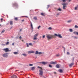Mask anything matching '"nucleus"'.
I'll return each mask as SVG.
<instances>
[{"label":"nucleus","instance_id":"1","mask_svg":"<svg viewBox=\"0 0 78 78\" xmlns=\"http://www.w3.org/2000/svg\"><path fill=\"white\" fill-rule=\"evenodd\" d=\"M54 37V36L53 35H48L47 36V37L48 38V41H49L50 39H52L53 37Z\"/></svg>","mask_w":78,"mask_h":78},{"label":"nucleus","instance_id":"2","mask_svg":"<svg viewBox=\"0 0 78 78\" xmlns=\"http://www.w3.org/2000/svg\"><path fill=\"white\" fill-rule=\"evenodd\" d=\"M39 35V33L36 34L35 35H34V40H37V36Z\"/></svg>","mask_w":78,"mask_h":78},{"label":"nucleus","instance_id":"3","mask_svg":"<svg viewBox=\"0 0 78 78\" xmlns=\"http://www.w3.org/2000/svg\"><path fill=\"white\" fill-rule=\"evenodd\" d=\"M40 73H39V75H40V76H42L43 75V71H42V69H40L39 70Z\"/></svg>","mask_w":78,"mask_h":78},{"label":"nucleus","instance_id":"4","mask_svg":"<svg viewBox=\"0 0 78 78\" xmlns=\"http://www.w3.org/2000/svg\"><path fill=\"white\" fill-rule=\"evenodd\" d=\"M63 7V9H66V5H67V4L66 3H63L62 4Z\"/></svg>","mask_w":78,"mask_h":78},{"label":"nucleus","instance_id":"5","mask_svg":"<svg viewBox=\"0 0 78 78\" xmlns=\"http://www.w3.org/2000/svg\"><path fill=\"white\" fill-rule=\"evenodd\" d=\"M3 50L5 51V53H7V52H8L9 51L8 48H4L3 49Z\"/></svg>","mask_w":78,"mask_h":78},{"label":"nucleus","instance_id":"6","mask_svg":"<svg viewBox=\"0 0 78 78\" xmlns=\"http://www.w3.org/2000/svg\"><path fill=\"white\" fill-rule=\"evenodd\" d=\"M50 64H57V62H53V61L51 62H49Z\"/></svg>","mask_w":78,"mask_h":78},{"label":"nucleus","instance_id":"7","mask_svg":"<svg viewBox=\"0 0 78 78\" xmlns=\"http://www.w3.org/2000/svg\"><path fill=\"white\" fill-rule=\"evenodd\" d=\"M38 63H39L40 64H43L44 65H45V64H48V62H40Z\"/></svg>","mask_w":78,"mask_h":78},{"label":"nucleus","instance_id":"8","mask_svg":"<svg viewBox=\"0 0 78 78\" xmlns=\"http://www.w3.org/2000/svg\"><path fill=\"white\" fill-rule=\"evenodd\" d=\"M13 5L14 6L18 7V4H17V3L16 2H15L13 4Z\"/></svg>","mask_w":78,"mask_h":78},{"label":"nucleus","instance_id":"9","mask_svg":"<svg viewBox=\"0 0 78 78\" xmlns=\"http://www.w3.org/2000/svg\"><path fill=\"white\" fill-rule=\"evenodd\" d=\"M11 78H17V76L15 75H13L11 76Z\"/></svg>","mask_w":78,"mask_h":78},{"label":"nucleus","instance_id":"10","mask_svg":"<svg viewBox=\"0 0 78 78\" xmlns=\"http://www.w3.org/2000/svg\"><path fill=\"white\" fill-rule=\"evenodd\" d=\"M8 56V53H5L3 55V57H7Z\"/></svg>","mask_w":78,"mask_h":78},{"label":"nucleus","instance_id":"11","mask_svg":"<svg viewBox=\"0 0 78 78\" xmlns=\"http://www.w3.org/2000/svg\"><path fill=\"white\" fill-rule=\"evenodd\" d=\"M34 53V51H28V53L30 54V53Z\"/></svg>","mask_w":78,"mask_h":78},{"label":"nucleus","instance_id":"12","mask_svg":"<svg viewBox=\"0 0 78 78\" xmlns=\"http://www.w3.org/2000/svg\"><path fill=\"white\" fill-rule=\"evenodd\" d=\"M73 65H74V63H71L69 65V66L70 67H72V66H73Z\"/></svg>","mask_w":78,"mask_h":78},{"label":"nucleus","instance_id":"13","mask_svg":"<svg viewBox=\"0 0 78 78\" xmlns=\"http://www.w3.org/2000/svg\"><path fill=\"white\" fill-rule=\"evenodd\" d=\"M30 27L32 30H33V24L31 22L30 23Z\"/></svg>","mask_w":78,"mask_h":78},{"label":"nucleus","instance_id":"14","mask_svg":"<svg viewBox=\"0 0 78 78\" xmlns=\"http://www.w3.org/2000/svg\"><path fill=\"white\" fill-rule=\"evenodd\" d=\"M35 67H31V70H35Z\"/></svg>","mask_w":78,"mask_h":78},{"label":"nucleus","instance_id":"15","mask_svg":"<svg viewBox=\"0 0 78 78\" xmlns=\"http://www.w3.org/2000/svg\"><path fill=\"white\" fill-rule=\"evenodd\" d=\"M58 37H59L60 38H62V36H61V34H58Z\"/></svg>","mask_w":78,"mask_h":78},{"label":"nucleus","instance_id":"16","mask_svg":"<svg viewBox=\"0 0 78 78\" xmlns=\"http://www.w3.org/2000/svg\"><path fill=\"white\" fill-rule=\"evenodd\" d=\"M41 15L42 16H45V13H44L42 12Z\"/></svg>","mask_w":78,"mask_h":78},{"label":"nucleus","instance_id":"17","mask_svg":"<svg viewBox=\"0 0 78 78\" xmlns=\"http://www.w3.org/2000/svg\"><path fill=\"white\" fill-rule=\"evenodd\" d=\"M56 68H59L60 66L59 65L57 64V65H56Z\"/></svg>","mask_w":78,"mask_h":78},{"label":"nucleus","instance_id":"18","mask_svg":"<svg viewBox=\"0 0 78 78\" xmlns=\"http://www.w3.org/2000/svg\"><path fill=\"white\" fill-rule=\"evenodd\" d=\"M58 71L60 72V73H62L63 72V71L62 69H59L58 70Z\"/></svg>","mask_w":78,"mask_h":78},{"label":"nucleus","instance_id":"19","mask_svg":"<svg viewBox=\"0 0 78 78\" xmlns=\"http://www.w3.org/2000/svg\"><path fill=\"white\" fill-rule=\"evenodd\" d=\"M13 53L15 55H18V54H19V53L17 52H13Z\"/></svg>","mask_w":78,"mask_h":78},{"label":"nucleus","instance_id":"20","mask_svg":"<svg viewBox=\"0 0 78 78\" xmlns=\"http://www.w3.org/2000/svg\"><path fill=\"white\" fill-rule=\"evenodd\" d=\"M66 1H67V0H62V2H63V3H66Z\"/></svg>","mask_w":78,"mask_h":78},{"label":"nucleus","instance_id":"21","mask_svg":"<svg viewBox=\"0 0 78 78\" xmlns=\"http://www.w3.org/2000/svg\"><path fill=\"white\" fill-rule=\"evenodd\" d=\"M13 24V22L12 21H10V25H12Z\"/></svg>","mask_w":78,"mask_h":78},{"label":"nucleus","instance_id":"22","mask_svg":"<svg viewBox=\"0 0 78 78\" xmlns=\"http://www.w3.org/2000/svg\"><path fill=\"white\" fill-rule=\"evenodd\" d=\"M34 19L35 20H37V17H36V16L34 17Z\"/></svg>","mask_w":78,"mask_h":78},{"label":"nucleus","instance_id":"23","mask_svg":"<svg viewBox=\"0 0 78 78\" xmlns=\"http://www.w3.org/2000/svg\"><path fill=\"white\" fill-rule=\"evenodd\" d=\"M15 20H16V21H17L18 20V18L17 17H16L14 19Z\"/></svg>","mask_w":78,"mask_h":78},{"label":"nucleus","instance_id":"24","mask_svg":"<svg viewBox=\"0 0 78 78\" xmlns=\"http://www.w3.org/2000/svg\"><path fill=\"white\" fill-rule=\"evenodd\" d=\"M59 34H54V35L55 36H56L57 37H58V35H59Z\"/></svg>","mask_w":78,"mask_h":78},{"label":"nucleus","instance_id":"25","mask_svg":"<svg viewBox=\"0 0 78 78\" xmlns=\"http://www.w3.org/2000/svg\"><path fill=\"white\" fill-rule=\"evenodd\" d=\"M78 5L77 6V7H76L75 8V10H77L78 9Z\"/></svg>","mask_w":78,"mask_h":78},{"label":"nucleus","instance_id":"26","mask_svg":"<svg viewBox=\"0 0 78 78\" xmlns=\"http://www.w3.org/2000/svg\"><path fill=\"white\" fill-rule=\"evenodd\" d=\"M39 54V52L37 51H36L35 52V55H38Z\"/></svg>","mask_w":78,"mask_h":78},{"label":"nucleus","instance_id":"27","mask_svg":"<svg viewBox=\"0 0 78 78\" xmlns=\"http://www.w3.org/2000/svg\"><path fill=\"white\" fill-rule=\"evenodd\" d=\"M69 31L70 32H73V30H72V29H69Z\"/></svg>","mask_w":78,"mask_h":78},{"label":"nucleus","instance_id":"28","mask_svg":"<svg viewBox=\"0 0 78 78\" xmlns=\"http://www.w3.org/2000/svg\"><path fill=\"white\" fill-rule=\"evenodd\" d=\"M22 55L24 56H25V57H26L27 56V54H22Z\"/></svg>","mask_w":78,"mask_h":78},{"label":"nucleus","instance_id":"29","mask_svg":"<svg viewBox=\"0 0 78 78\" xmlns=\"http://www.w3.org/2000/svg\"><path fill=\"white\" fill-rule=\"evenodd\" d=\"M72 22L71 20H69L67 21V23H70V22Z\"/></svg>","mask_w":78,"mask_h":78},{"label":"nucleus","instance_id":"30","mask_svg":"<svg viewBox=\"0 0 78 78\" xmlns=\"http://www.w3.org/2000/svg\"><path fill=\"white\" fill-rule=\"evenodd\" d=\"M49 67H50V68H52L53 67L51 65H49Z\"/></svg>","mask_w":78,"mask_h":78},{"label":"nucleus","instance_id":"31","mask_svg":"<svg viewBox=\"0 0 78 78\" xmlns=\"http://www.w3.org/2000/svg\"><path fill=\"white\" fill-rule=\"evenodd\" d=\"M75 28H78V26L76 25H75Z\"/></svg>","mask_w":78,"mask_h":78},{"label":"nucleus","instance_id":"32","mask_svg":"<svg viewBox=\"0 0 78 78\" xmlns=\"http://www.w3.org/2000/svg\"><path fill=\"white\" fill-rule=\"evenodd\" d=\"M5 30H3L1 32V33H4V32H5Z\"/></svg>","mask_w":78,"mask_h":78},{"label":"nucleus","instance_id":"33","mask_svg":"<svg viewBox=\"0 0 78 78\" xmlns=\"http://www.w3.org/2000/svg\"><path fill=\"white\" fill-rule=\"evenodd\" d=\"M9 42H8V41L6 43V45H8L9 44Z\"/></svg>","mask_w":78,"mask_h":78},{"label":"nucleus","instance_id":"34","mask_svg":"<svg viewBox=\"0 0 78 78\" xmlns=\"http://www.w3.org/2000/svg\"><path fill=\"white\" fill-rule=\"evenodd\" d=\"M41 54H42V53L41 52H38V54L39 55H41Z\"/></svg>","mask_w":78,"mask_h":78},{"label":"nucleus","instance_id":"35","mask_svg":"<svg viewBox=\"0 0 78 78\" xmlns=\"http://www.w3.org/2000/svg\"><path fill=\"white\" fill-rule=\"evenodd\" d=\"M58 11H62L61 9H58Z\"/></svg>","mask_w":78,"mask_h":78},{"label":"nucleus","instance_id":"36","mask_svg":"<svg viewBox=\"0 0 78 78\" xmlns=\"http://www.w3.org/2000/svg\"><path fill=\"white\" fill-rule=\"evenodd\" d=\"M29 44L30 45H31L32 46H33V45H32V43H29Z\"/></svg>","mask_w":78,"mask_h":78},{"label":"nucleus","instance_id":"37","mask_svg":"<svg viewBox=\"0 0 78 78\" xmlns=\"http://www.w3.org/2000/svg\"><path fill=\"white\" fill-rule=\"evenodd\" d=\"M26 45H27V47H29V45H28V43L26 44Z\"/></svg>","mask_w":78,"mask_h":78},{"label":"nucleus","instance_id":"38","mask_svg":"<svg viewBox=\"0 0 78 78\" xmlns=\"http://www.w3.org/2000/svg\"><path fill=\"white\" fill-rule=\"evenodd\" d=\"M48 7H47V9H48V8H50V5H47Z\"/></svg>","mask_w":78,"mask_h":78},{"label":"nucleus","instance_id":"39","mask_svg":"<svg viewBox=\"0 0 78 78\" xmlns=\"http://www.w3.org/2000/svg\"><path fill=\"white\" fill-rule=\"evenodd\" d=\"M41 27V26H39V27H38V29H39V28H40Z\"/></svg>","mask_w":78,"mask_h":78},{"label":"nucleus","instance_id":"40","mask_svg":"<svg viewBox=\"0 0 78 78\" xmlns=\"http://www.w3.org/2000/svg\"><path fill=\"white\" fill-rule=\"evenodd\" d=\"M33 66V64H29L30 66Z\"/></svg>","mask_w":78,"mask_h":78},{"label":"nucleus","instance_id":"41","mask_svg":"<svg viewBox=\"0 0 78 78\" xmlns=\"http://www.w3.org/2000/svg\"><path fill=\"white\" fill-rule=\"evenodd\" d=\"M48 29L49 30H51V29H52L51 28V27H49V28H48Z\"/></svg>","mask_w":78,"mask_h":78},{"label":"nucleus","instance_id":"42","mask_svg":"<svg viewBox=\"0 0 78 78\" xmlns=\"http://www.w3.org/2000/svg\"><path fill=\"white\" fill-rule=\"evenodd\" d=\"M22 37H21V36H20L19 37V39H20L21 40L22 39Z\"/></svg>","mask_w":78,"mask_h":78},{"label":"nucleus","instance_id":"43","mask_svg":"<svg viewBox=\"0 0 78 78\" xmlns=\"http://www.w3.org/2000/svg\"><path fill=\"white\" fill-rule=\"evenodd\" d=\"M72 0H68V2H71Z\"/></svg>","mask_w":78,"mask_h":78},{"label":"nucleus","instance_id":"44","mask_svg":"<svg viewBox=\"0 0 78 78\" xmlns=\"http://www.w3.org/2000/svg\"><path fill=\"white\" fill-rule=\"evenodd\" d=\"M74 34H76V32H73Z\"/></svg>","mask_w":78,"mask_h":78},{"label":"nucleus","instance_id":"45","mask_svg":"<svg viewBox=\"0 0 78 78\" xmlns=\"http://www.w3.org/2000/svg\"><path fill=\"white\" fill-rule=\"evenodd\" d=\"M1 22H3V21H2V20H3V19H2V18H1Z\"/></svg>","mask_w":78,"mask_h":78},{"label":"nucleus","instance_id":"46","mask_svg":"<svg viewBox=\"0 0 78 78\" xmlns=\"http://www.w3.org/2000/svg\"><path fill=\"white\" fill-rule=\"evenodd\" d=\"M38 68H40V69H41V70H42V68L40 67L39 66H38Z\"/></svg>","mask_w":78,"mask_h":78},{"label":"nucleus","instance_id":"47","mask_svg":"<svg viewBox=\"0 0 78 78\" xmlns=\"http://www.w3.org/2000/svg\"><path fill=\"white\" fill-rule=\"evenodd\" d=\"M67 55H70V53H69V52H67Z\"/></svg>","mask_w":78,"mask_h":78},{"label":"nucleus","instance_id":"48","mask_svg":"<svg viewBox=\"0 0 78 78\" xmlns=\"http://www.w3.org/2000/svg\"><path fill=\"white\" fill-rule=\"evenodd\" d=\"M12 45L13 46L14 45V43H12Z\"/></svg>","mask_w":78,"mask_h":78},{"label":"nucleus","instance_id":"49","mask_svg":"<svg viewBox=\"0 0 78 78\" xmlns=\"http://www.w3.org/2000/svg\"><path fill=\"white\" fill-rule=\"evenodd\" d=\"M59 56V55L58 54H57L56 55V56Z\"/></svg>","mask_w":78,"mask_h":78},{"label":"nucleus","instance_id":"50","mask_svg":"<svg viewBox=\"0 0 78 78\" xmlns=\"http://www.w3.org/2000/svg\"><path fill=\"white\" fill-rule=\"evenodd\" d=\"M74 39H77V37H74Z\"/></svg>","mask_w":78,"mask_h":78},{"label":"nucleus","instance_id":"51","mask_svg":"<svg viewBox=\"0 0 78 78\" xmlns=\"http://www.w3.org/2000/svg\"><path fill=\"white\" fill-rule=\"evenodd\" d=\"M63 48H64V51H65V48H64V47H63Z\"/></svg>","mask_w":78,"mask_h":78},{"label":"nucleus","instance_id":"52","mask_svg":"<svg viewBox=\"0 0 78 78\" xmlns=\"http://www.w3.org/2000/svg\"><path fill=\"white\" fill-rule=\"evenodd\" d=\"M25 21V20H22V22H24Z\"/></svg>","mask_w":78,"mask_h":78},{"label":"nucleus","instance_id":"53","mask_svg":"<svg viewBox=\"0 0 78 78\" xmlns=\"http://www.w3.org/2000/svg\"><path fill=\"white\" fill-rule=\"evenodd\" d=\"M45 37V35H44L43 36V38H44Z\"/></svg>","mask_w":78,"mask_h":78},{"label":"nucleus","instance_id":"54","mask_svg":"<svg viewBox=\"0 0 78 78\" xmlns=\"http://www.w3.org/2000/svg\"><path fill=\"white\" fill-rule=\"evenodd\" d=\"M76 34L77 35H78V32H76Z\"/></svg>","mask_w":78,"mask_h":78},{"label":"nucleus","instance_id":"55","mask_svg":"<svg viewBox=\"0 0 78 78\" xmlns=\"http://www.w3.org/2000/svg\"><path fill=\"white\" fill-rule=\"evenodd\" d=\"M73 61H74V58L73 57Z\"/></svg>","mask_w":78,"mask_h":78},{"label":"nucleus","instance_id":"56","mask_svg":"<svg viewBox=\"0 0 78 78\" xmlns=\"http://www.w3.org/2000/svg\"><path fill=\"white\" fill-rule=\"evenodd\" d=\"M59 15V13H58V14H57V16H58V15Z\"/></svg>","mask_w":78,"mask_h":78},{"label":"nucleus","instance_id":"57","mask_svg":"<svg viewBox=\"0 0 78 78\" xmlns=\"http://www.w3.org/2000/svg\"><path fill=\"white\" fill-rule=\"evenodd\" d=\"M22 31V29H20V31Z\"/></svg>","mask_w":78,"mask_h":78},{"label":"nucleus","instance_id":"58","mask_svg":"<svg viewBox=\"0 0 78 78\" xmlns=\"http://www.w3.org/2000/svg\"><path fill=\"white\" fill-rule=\"evenodd\" d=\"M2 26V25L0 24V27H1Z\"/></svg>","mask_w":78,"mask_h":78},{"label":"nucleus","instance_id":"59","mask_svg":"<svg viewBox=\"0 0 78 78\" xmlns=\"http://www.w3.org/2000/svg\"><path fill=\"white\" fill-rule=\"evenodd\" d=\"M22 41H23V40H22Z\"/></svg>","mask_w":78,"mask_h":78},{"label":"nucleus","instance_id":"60","mask_svg":"<svg viewBox=\"0 0 78 78\" xmlns=\"http://www.w3.org/2000/svg\"><path fill=\"white\" fill-rule=\"evenodd\" d=\"M54 73H55V74L56 73V72H55Z\"/></svg>","mask_w":78,"mask_h":78},{"label":"nucleus","instance_id":"61","mask_svg":"<svg viewBox=\"0 0 78 78\" xmlns=\"http://www.w3.org/2000/svg\"><path fill=\"white\" fill-rule=\"evenodd\" d=\"M37 58V57H36V58Z\"/></svg>","mask_w":78,"mask_h":78},{"label":"nucleus","instance_id":"62","mask_svg":"<svg viewBox=\"0 0 78 78\" xmlns=\"http://www.w3.org/2000/svg\"><path fill=\"white\" fill-rule=\"evenodd\" d=\"M8 41H9V40H8Z\"/></svg>","mask_w":78,"mask_h":78}]
</instances>
